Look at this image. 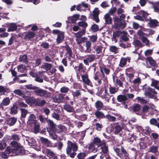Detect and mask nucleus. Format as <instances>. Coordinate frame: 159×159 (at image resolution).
I'll return each instance as SVG.
<instances>
[{"mask_svg":"<svg viewBox=\"0 0 159 159\" xmlns=\"http://www.w3.org/2000/svg\"><path fill=\"white\" fill-rule=\"evenodd\" d=\"M40 139L43 143L46 146L49 147L51 145L50 142L47 139L43 137H41Z\"/></svg>","mask_w":159,"mask_h":159,"instance_id":"nucleus-39","label":"nucleus"},{"mask_svg":"<svg viewBox=\"0 0 159 159\" xmlns=\"http://www.w3.org/2000/svg\"><path fill=\"white\" fill-rule=\"evenodd\" d=\"M9 140L7 136L4 137L1 141H0V150H3L6 147V142Z\"/></svg>","mask_w":159,"mask_h":159,"instance_id":"nucleus-13","label":"nucleus"},{"mask_svg":"<svg viewBox=\"0 0 159 159\" xmlns=\"http://www.w3.org/2000/svg\"><path fill=\"white\" fill-rule=\"evenodd\" d=\"M81 77L83 82L88 85L91 84V82L89 79L88 75L87 74L81 75Z\"/></svg>","mask_w":159,"mask_h":159,"instance_id":"nucleus-16","label":"nucleus"},{"mask_svg":"<svg viewBox=\"0 0 159 159\" xmlns=\"http://www.w3.org/2000/svg\"><path fill=\"white\" fill-rule=\"evenodd\" d=\"M95 55L93 54H89L84 57L83 60L84 63L86 65H89V62H91L94 60Z\"/></svg>","mask_w":159,"mask_h":159,"instance_id":"nucleus-8","label":"nucleus"},{"mask_svg":"<svg viewBox=\"0 0 159 159\" xmlns=\"http://www.w3.org/2000/svg\"><path fill=\"white\" fill-rule=\"evenodd\" d=\"M78 25L83 28H86L87 26V24L84 21H80L78 23Z\"/></svg>","mask_w":159,"mask_h":159,"instance_id":"nucleus-63","label":"nucleus"},{"mask_svg":"<svg viewBox=\"0 0 159 159\" xmlns=\"http://www.w3.org/2000/svg\"><path fill=\"white\" fill-rule=\"evenodd\" d=\"M151 85L156 89L159 90V81L156 80H152Z\"/></svg>","mask_w":159,"mask_h":159,"instance_id":"nucleus-40","label":"nucleus"},{"mask_svg":"<svg viewBox=\"0 0 159 159\" xmlns=\"http://www.w3.org/2000/svg\"><path fill=\"white\" fill-rule=\"evenodd\" d=\"M64 99V95L61 93H59L53 98V101L56 103H62Z\"/></svg>","mask_w":159,"mask_h":159,"instance_id":"nucleus-12","label":"nucleus"},{"mask_svg":"<svg viewBox=\"0 0 159 159\" xmlns=\"http://www.w3.org/2000/svg\"><path fill=\"white\" fill-rule=\"evenodd\" d=\"M143 90L145 92L146 96L149 98H152L156 92L154 89H152L148 86L143 87Z\"/></svg>","mask_w":159,"mask_h":159,"instance_id":"nucleus-4","label":"nucleus"},{"mask_svg":"<svg viewBox=\"0 0 159 159\" xmlns=\"http://www.w3.org/2000/svg\"><path fill=\"white\" fill-rule=\"evenodd\" d=\"M106 118L110 121H114L116 120V118L115 116H111L110 115H107Z\"/></svg>","mask_w":159,"mask_h":159,"instance_id":"nucleus-61","label":"nucleus"},{"mask_svg":"<svg viewBox=\"0 0 159 159\" xmlns=\"http://www.w3.org/2000/svg\"><path fill=\"white\" fill-rule=\"evenodd\" d=\"M95 106L98 110H99L102 109L103 106V105L102 102L98 100L95 103Z\"/></svg>","mask_w":159,"mask_h":159,"instance_id":"nucleus-42","label":"nucleus"},{"mask_svg":"<svg viewBox=\"0 0 159 159\" xmlns=\"http://www.w3.org/2000/svg\"><path fill=\"white\" fill-rule=\"evenodd\" d=\"M32 125L34 126V130L33 132L37 134L39 130V124L37 122L36 123L32 124L31 125Z\"/></svg>","mask_w":159,"mask_h":159,"instance_id":"nucleus-36","label":"nucleus"},{"mask_svg":"<svg viewBox=\"0 0 159 159\" xmlns=\"http://www.w3.org/2000/svg\"><path fill=\"white\" fill-rule=\"evenodd\" d=\"M99 26L96 24H94L91 27V30L94 32H96L99 30Z\"/></svg>","mask_w":159,"mask_h":159,"instance_id":"nucleus-57","label":"nucleus"},{"mask_svg":"<svg viewBox=\"0 0 159 159\" xmlns=\"http://www.w3.org/2000/svg\"><path fill=\"white\" fill-rule=\"evenodd\" d=\"M11 148L7 147L5 152H2L1 157L3 158H7L8 156H14L22 155L25 153L23 148L16 142L13 141L11 142Z\"/></svg>","mask_w":159,"mask_h":159,"instance_id":"nucleus-1","label":"nucleus"},{"mask_svg":"<svg viewBox=\"0 0 159 159\" xmlns=\"http://www.w3.org/2000/svg\"><path fill=\"white\" fill-rule=\"evenodd\" d=\"M91 43L89 41H86L85 45L84 46L86 47V48H84L83 50L84 52H86L90 53L91 51Z\"/></svg>","mask_w":159,"mask_h":159,"instance_id":"nucleus-21","label":"nucleus"},{"mask_svg":"<svg viewBox=\"0 0 159 159\" xmlns=\"http://www.w3.org/2000/svg\"><path fill=\"white\" fill-rule=\"evenodd\" d=\"M25 141L28 143V144L30 146H33L36 144V141L35 140L30 137H27L25 139Z\"/></svg>","mask_w":159,"mask_h":159,"instance_id":"nucleus-25","label":"nucleus"},{"mask_svg":"<svg viewBox=\"0 0 159 159\" xmlns=\"http://www.w3.org/2000/svg\"><path fill=\"white\" fill-rule=\"evenodd\" d=\"M74 69L76 73H77V72L78 71V73H80L81 72H84V70L83 68V65L82 63H80L78 66H75L74 67Z\"/></svg>","mask_w":159,"mask_h":159,"instance_id":"nucleus-27","label":"nucleus"},{"mask_svg":"<svg viewBox=\"0 0 159 159\" xmlns=\"http://www.w3.org/2000/svg\"><path fill=\"white\" fill-rule=\"evenodd\" d=\"M118 91V89L115 87H112L110 85L109 88V91L111 94H114L117 93Z\"/></svg>","mask_w":159,"mask_h":159,"instance_id":"nucleus-41","label":"nucleus"},{"mask_svg":"<svg viewBox=\"0 0 159 159\" xmlns=\"http://www.w3.org/2000/svg\"><path fill=\"white\" fill-rule=\"evenodd\" d=\"M132 70L131 68H128L126 70L125 74L130 79H132L134 76V74L132 73H129L128 72L130 71V70Z\"/></svg>","mask_w":159,"mask_h":159,"instance_id":"nucleus-45","label":"nucleus"},{"mask_svg":"<svg viewBox=\"0 0 159 159\" xmlns=\"http://www.w3.org/2000/svg\"><path fill=\"white\" fill-rule=\"evenodd\" d=\"M64 48L66 49L67 51L66 54L69 55V57H72V51L70 47L67 45H66L64 46Z\"/></svg>","mask_w":159,"mask_h":159,"instance_id":"nucleus-38","label":"nucleus"},{"mask_svg":"<svg viewBox=\"0 0 159 159\" xmlns=\"http://www.w3.org/2000/svg\"><path fill=\"white\" fill-rule=\"evenodd\" d=\"M146 60L148 61L149 64L152 66H155V61L152 57H147Z\"/></svg>","mask_w":159,"mask_h":159,"instance_id":"nucleus-48","label":"nucleus"},{"mask_svg":"<svg viewBox=\"0 0 159 159\" xmlns=\"http://www.w3.org/2000/svg\"><path fill=\"white\" fill-rule=\"evenodd\" d=\"M113 79L114 81H116V84L117 85L120 87H121L122 86V82L121 81L118 79L117 76L115 75H113Z\"/></svg>","mask_w":159,"mask_h":159,"instance_id":"nucleus-33","label":"nucleus"},{"mask_svg":"<svg viewBox=\"0 0 159 159\" xmlns=\"http://www.w3.org/2000/svg\"><path fill=\"white\" fill-rule=\"evenodd\" d=\"M85 33V30H83L81 31L78 32L77 33H74L76 38L82 37V36L84 35Z\"/></svg>","mask_w":159,"mask_h":159,"instance_id":"nucleus-50","label":"nucleus"},{"mask_svg":"<svg viewBox=\"0 0 159 159\" xmlns=\"http://www.w3.org/2000/svg\"><path fill=\"white\" fill-rule=\"evenodd\" d=\"M118 48L116 46H110L109 47V50L110 51L114 53H117Z\"/></svg>","mask_w":159,"mask_h":159,"instance_id":"nucleus-55","label":"nucleus"},{"mask_svg":"<svg viewBox=\"0 0 159 159\" xmlns=\"http://www.w3.org/2000/svg\"><path fill=\"white\" fill-rule=\"evenodd\" d=\"M130 58L129 57H127L126 58L123 57L120 60L119 66L121 67H123L126 65L127 61L130 62Z\"/></svg>","mask_w":159,"mask_h":159,"instance_id":"nucleus-15","label":"nucleus"},{"mask_svg":"<svg viewBox=\"0 0 159 159\" xmlns=\"http://www.w3.org/2000/svg\"><path fill=\"white\" fill-rule=\"evenodd\" d=\"M141 40L142 42L145 43L146 45H148L149 44V41L148 40V38L145 37H142Z\"/></svg>","mask_w":159,"mask_h":159,"instance_id":"nucleus-59","label":"nucleus"},{"mask_svg":"<svg viewBox=\"0 0 159 159\" xmlns=\"http://www.w3.org/2000/svg\"><path fill=\"white\" fill-rule=\"evenodd\" d=\"M36 116L35 115L33 114L30 115L28 117V120L27 124L28 125H30L33 123H36L37 121L35 120Z\"/></svg>","mask_w":159,"mask_h":159,"instance_id":"nucleus-14","label":"nucleus"},{"mask_svg":"<svg viewBox=\"0 0 159 159\" xmlns=\"http://www.w3.org/2000/svg\"><path fill=\"white\" fill-rule=\"evenodd\" d=\"M48 124L50 125L51 128L53 132H54L57 126L51 120H48Z\"/></svg>","mask_w":159,"mask_h":159,"instance_id":"nucleus-44","label":"nucleus"},{"mask_svg":"<svg viewBox=\"0 0 159 159\" xmlns=\"http://www.w3.org/2000/svg\"><path fill=\"white\" fill-rule=\"evenodd\" d=\"M50 135L51 138L54 140L57 139L58 138L59 139H62V137L59 134H58L57 133H55V132L50 134Z\"/></svg>","mask_w":159,"mask_h":159,"instance_id":"nucleus-30","label":"nucleus"},{"mask_svg":"<svg viewBox=\"0 0 159 159\" xmlns=\"http://www.w3.org/2000/svg\"><path fill=\"white\" fill-rule=\"evenodd\" d=\"M66 128L65 126L60 125L57 126L54 132L59 134L61 137H62L63 135V132L66 131Z\"/></svg>","mask_w":159,"mask_h":159,"instance_id":"nucleus-9","label":"nucleus"},{"mask_svg":"<svg viewBox=\"0 0 159 159\" xmlns=\"http://www.w3.org/2000/svg\"><path fill=\"white\" fill-rule=\"evenodd\" d=\"M10 102V101L9 98L7 97L3 99L2 102L0 103V114L1 111H3V106L8 105Z\"/></svg>","mask_w":159,"mask_h":159,"instance_id":"nucleus-11","label":"nucleus"},{"mask_svg":"<svg viewBox=\"0 0 159 159\" xmlns=\"http://www.w3.org/2000/svg\"><path fill=\"white\" fill-rule=\"evenodd\" d=\"M117 100L119 102H121L125 104V101L127 100V97L125 95H120L117 96Z\"/></svg>","mask_w":159,"mask_h":159,"instance_id":"nucleus-19","label":"nucleus"},{"mask_svg":"<svg viewBox=\"0 0 159 159\" xmlns=\"http://www.w3.org/2000/svg\"><path fill=\"white\" fill-rule=\"evenodd\" d=\"M99 14V11L98 9V8H95L93 11V17L94 20L97 23L99 21L98 17Z\"/></svg>","mask_w":159,"mask_h":159,"instance_id":"nucleus-18","label":"nucleus"},{"mask_svg":"<svg viewBox=\"0 0 159 159\" xmlns=\"http://www.w3.org/2000/svg\"><path fill=\"white\" fill-rule=\"evenodd\" d=\"M104 19L105 20V24L106 25H109L112 22V18L110 17L108 13L106 14L104 16Z\"/></svg>","mask_w":159,"mask_h":159,"instance_id":"nucleus-29","label":"nucleus"},{"mask_svg":"<svg viewBox=\"0 0 159 159\" xmlns=\"http://www.w3.org/2000/svg\"><path fill=\"white\" fill-rule=\"evenodd\" d=\"M134 45L136 46L142 47L143 44L141 41L138 40H134L133 43Z\"/></svg>","mask_w":159,"mask_h":159,"instance_id":"nucleus-54","label":"nucleus"},{"mask_svg":"<svg viewBox=\"0 0 159 159\" xmlns=\"http://www.w3.org/2000/svg\"><path fill=\"white\" fill-rule=\"evenodd\" d=\"M78 147L77 144L68 141L66 149L67 154L72 158H74L76 154L75 152L78 151Z\"/></svg>","mask_w":159,"mask_h":159,"instance_id":"nucleus-2","label":"nucleus"},{"mask_svg":"<svg viewBox=\"0 0 159 159\" xmlns=\"http://www.w3.org/2000/svg\"><path fill=\"white\" fill-rule=\"evenodd\" d=\"M35 94L38 96L44 97L45 98H50L51 96V93L46 90L36 87L34 91Z\"/></svg>","mask_w":159,"mask_h":159,"instance_id":"nucleus-3","label":"nucleus"},{"mask_svg":"<svg viewBox=\"0 0 159 159\" xmlns=\"http://www.w3.org/2000/svg\"><path fill=\"white\" fill-rule=\"evenodd\" d=\"M151 108L146 106L143 107V112L146 116L149 115V111Z\"/></svg>","mask_w":159,"mask_h":159,"instance_id":"nucleus-47","label":"nucleus"},{"mask_svg":"<svg viewBox=\"0 0 159 159\" xmlns=\"http://www.w3.org/2000/svg\"><path fill=\"white\" fill-rule=\"evenodd\" d=\"M53 33L54 34H57L58 35L57 39V41L58 43H61L64 38V33L57 30H53Z\"/></svg>","mask_w":159,"mask_h":159,"instance_id":"nucleus-7","label":"nucleus"},{"mask_svg":"<svg viewBox=\"0 0 159 159\" xmlns=\"http://www.w3.org/2000/svg\"><path fill=\"white\" fill-rule=\"evenodd\" d=\"M157 21L156 20H150L149 24L152 27H154L157 25Z\"/></svg>","mask_w":159,"mask_h":159,"instance_id":"nucleus-56","label":"nucleus"},{"mask_svg":"<svg viewBox=\"0 0 159 159\" xmlns=\"http://www.w3.org/2000/svg\"><path fill=\"white\" fill-rule=\"evenodd\" d=\"M17 28L16 24L14 23H10L7 30L8 32H12L16 30Z\"/></svg>","mask_w":159,"mask_h":159,"instance_id":"nucleus-31","label":"nucleus"},{"mask_svg":"<svg viewBox=\"0 0 159 159\" xmlns=\"http://www.w3.org/2000/svg\"><path fill=\"white\" fill-rule=\"evenodd\" d=\"M35 34L32 31H29L25 33L24 39H29L33 38L35 35Z\"/></svg>","mask_w":159,"mask_h":159,"instance_id":"nucleus-20","label":"nucleus"},{"mask_svg":"<svg viewBox=\"0 0 159 159\" xmlns=\"http://www.w3.org/2000/svg\"><path fill=\"white\" fill-rule=\"evenodd\" d=\"M121 21L118 17H116L114 18V25L116 28H118L119 26H120Z\"/></svg>","mask_w":159,"mask_h":159,"instance_id":"nucleus-32","label":"nucleus"},{"mask_svg":"<svg viewBox=\"0 0 159 159\" xmlns=\"http://www.w3.org/2000/svg\"><path fill=\"white\" fill-rule=\"evenodd\" d=\"M129 121L126 120H124L122 122V129L125 131H129V129L127 127V125H129Z\"/></svg>","mask_w":159,"mask_h":159,"instance_id":"nucleus-34","label":"nucleus"},{"mask_svg":"<svg viewBox=\"0 0 159 159\" xmlns=\"http://www.w3.org/2000/svg\"><path fill=\"white\" fill-rule=\"evenodd\" d=\"M17 119L16 118L12 117L8 118L7 120V124L10 126H11L14 125Z\"/></svg>","mask_w":159,"mask_h":159,"instance_id":"nucleus-22","label":"nucleus"},{"mask_svg":"<svg viewBox=\"0 0 159 159\" xmlns=\"http://www.w3.org/2000/svg\"><path fill=\"white\" fill-rule=\"evenodd\" d=\"M79 17V15L78 14H75L71 17H68V20L69 22L75 23Z\"/></svg>","mask_w":159,"mask_h":159,"instance_id":"nucleus-26","label":"nucleus"},{"mask_svg":"<svg viewBox=\"0 0 159 159\" xmlns=\"http://www.w3.org/2000/svg\"><path fill=\"white\" fill-rule=\"evenodd\" d=\"M99 147H101L100 148L101 149L102 151L100 153L102 154V155L100 156V159H103L104 156L102 153L104 154H107L108 153V147L105 142L103 143H102Z\"/></svg>","mask_w":159,"mask_h":159,"instance_id":"nucleus-6","label":"nucleus"},{"mask_svg":"<svg viewBox=\"0 0 159 159\" xmlns=\"http://www.w3.org/2000/svg\"><path fill=\"white\" fill-rule=\"evenodd\" d=\"M152 4V7L154 9V11L158 12L159 11V1L155 2H151Z\"/></svg>","mask_w":159,"mask_h":159,"instance_id":"nucleus-23","label":"nucleus"},{"mask_svg":"<svg viewBox=\"0 0 159 159\" xmlns=\"http://www.w3.org/2000/svg\"><path fill=\"white\" fill-rule=\"evenodd\" d=\"M72 94L74 98L77 97L79 96H80L81 94V93L80 90H77L74 92L73 91L72 93Z\"/></svg>","mask_w":159,"mask_h":159,"instance_id":"nucleus-60","label":"nucleus"},{"mask_svg":"<svg viewBox=\"0 0 159 159\" xmlns=\"http://www.w3.org/2000/svg\"><path fill=\"white\" fill-rule=\"evenodd\" d=\"M104 142L102 141L98 137H96L94 139L93 143L96 144L99 147Z\"/></svg>","mask_w":159,"mask_h":159,"instance_id":"nucleus-35","label":"nucleus"},{"mask_svg":"<svg viewBox=\"0 0 159 159\" xmlns=\"http://www.w3.org/2000/svg\"><path fill=\"white\" fill-rule=\"evenodd\" d=\"M103 68H101L100 71L101 73V77L103 78V81L104 83V84L105 85H107L108 84V80L107 77L103 73Z\"/></svg>","mask_w":159,"mask_h":159,"instance_id":"nucleus-28","label":"nucleus"},{"mask_svg":"<svg viewBox=\"0 0 159 159\" xmlns=\"http://www.w3.org/2000/svg\"><path fill=\"white\" fill-rule=\"evenodd\" d=\"M86 155L85 153L80 152L77 155V157L79 159H84Z\"/></svg>","mask_w":159,"mask_h":159,"instance_id":"nucleus-64","label":"nucleus"},{"mask_svg":"<svg viewBox=\"0 0 159 159\" xmlns=\"http://www.w3.org/2000/svg\"><path fill=\"white\" fill-rule=\"evenodd\" d=\"M42 152L44 154H46L47 156L50 159H57V157L55 153L51 150L48 148L42 149Z\"/></svg>","mask_w":159,"mask_h":159,"instance_id":"nucleus-5","label":"nucleus"},{"mask_svg":"<svg viewBox=\"0 0 159 159\" xmlns=\"http://www.w3.org/2000/svg\"><path fill=\"white\" fill-rule=\"evenodd\" d=\"M158 151V148L156 146H152L149 148V152L153 153H156Z\"/></svg>","mask_w":159,"mask_h":159,"instance_id":"nucleus-58","label":"nucleus"},{"mask_svg":"<svg viewBox=\"0 0 159 159\" xmlns=\"http://www.w3.org/2000/svg\"><path fill=\"white\" fill-rule=\"evenodd\" d=\"M20 61L25 63L27 62V57L26 55H20L19 58Z\"/></svg>","mask_w":159,"mask_h":159,"instance_id":"nucleus-52","label":"nucleus"},{"mask_svg":"<svg viewBox=\"0 0 159 159\" xmlns=\"http://www.w3.org/2000/svg\"><path fill=\"white\" fill-rule=\"evenodd\" d=\"M21 111V118H25L26 117V115L29 113L28 111L24 108H20Z\"/></svg>","mask_w":159,"mask_h":159,"instance_id":"nucleus-43","label":"nucleus"},{"mask_svg":"<svg viewBox=\"0 0 159 159\" xmlns=\"http://www.w3.org/2000/svg\"><path fill=\"white\" fill-rule=\"evenodd\" d=\"M86 38L85 37L76 38V41L77 43L79 44L84 42Z\"/></svg>","mask_w":159,"mask_h":159,"instance_id":"nucleus-53","label":"nucleus"},{"mask_svg":"<svg viewBox=\"0 0 159 159\" xmlns=\"http://www.w3.org/2000/svg\"><path fill=\"white\" fill-rule=\"evenodd\" d=\"M93 79L97 85H100L102 84L103 78L101 77V74L99 72H96L95 73Z\"/></svg>","mask_w":159,"mask_h":159,"instance_id":"nucleus-10","label":"nucleus"},{"mask_svg":"<svg viewBox=\"0 0 159 159\" xmlns=\"http://www.w3.org/2000/svg\"><path fill=\"white\" fill-rule=\"evenodd\" d=\"M52 64L46 62H44L41 66V68L45 69L47 71L50 70L52 67Z\"/></svg>","mask_w":159,"mask_h":159,"instance_id":"nucleus-24","label":"nucleus"},{"mask_svg":"<svg viewBox=\"0 0 159 159\" xmlns=\"http://www.w3.org/2000/svg\"><path fill=\"white\" fill-rule=\"evenodd\" d=\"M64 108L68 112H72L74 111V109L73 107L68 105H64Z\"/></svg>","mask_w":159,"mask_h":159,"instance_id":"nucleus-51","label":"nucleus"},{"mask_svg":"<svg viewBox=\"0 0 159 159\" xmlns=\"http://www.w3.org/2000/svg\"><path fill=\"white\" fill-rule=\"evenodd\" d=\"M10 113L12 115H15L17 113V107L14 105L10 108Z\"/></svg>","mask_w":159,"mask_h":159,"instance_id":"nucleus-46","label":"nucleus"},{"mask_svg":"<svg viewBox=\"0 0 159 159\" xmlns=\"http://www.w3.org/2000/svg\"><path fill=\"white\" fill-rule=\"evenodd\" d=\"M88 148L90 152H95L97 151V148L95 147L94 144L93 143H91L89 145Z\"/></svg>","mask_w":159,"mask_h":159,"instance_id":"nucleus-37","label":"nucleus"},{"mask_svg":"<svg viewBox=\"0 0 159 159\" xmlns=\"http://www.w3.org/2000/svg\"><path fill=\"white\" fill-rule=\"evenodd\" d=\"M122 128L120 125H117L115 127L114 134H118L122 131Z\"/></svg>","mask_w":159,"mask_h":159,"instance_id":"nucleus-49","label":"nucleus"},{"mask_svg":"<svg viewBox=\"0 0 159 159\" xmlns=\"http://www.w3.org/2000/svg\"><path fill=\"white\" fill-rule=\"evenodd\" d=\"M110 97V95L108 93L107 89L106 88H105L104 92H103V94H102V96H101V98L102 99H104L105 101H106L108 102L109 101Z\"/></svg>","mask_w":159,"mask_h":159,"instance_id":"nucleus-17","label":"nucleus"},{"mask_svg":"<svg viewBox=\"0 0 159 159\" xmlns=\"http://www.w3.org/2000/svg\"><path fill=\"white\" fill-rule=\"evenodd\" d=\"M95 115L98 117L103 118L104 117V115L103 114L101 111H97L95 113Z\"/></svg>","mask_w":159,"mask_h":159,"instance_id":"nucleus-62","label":"nucleus"}]
</instances>
